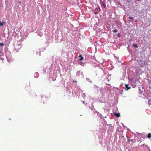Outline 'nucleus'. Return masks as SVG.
Wrapping results in <instances>:
<instances>
[{"mask_svg":"<svg viewBox=\"0 0 151 151\" xmlns=\"http://www.w3.org/2000/svg\"><path fill=\"white\" fill-rule=\"evenodd\" d=\"M129 18L130 19H133V18L132 17H129Z\"/></svg>","mask_w":151,"mask_h":151,"instance_id":"obj_10","label":"nucleus"},{"mask_svg":"<svg viewBox=\"0 0 151 151\" xmlns=\"http://www.w3.org/2000/svg\"><path fill=\"white\" fill-rule=\"evenodd\" d=\"M118 36L119 37H120V34H118Z\"/></svg>","mask_w":151,"mask_h":151,"instance_id":"obj_12","label":"nucleus"},{"mask_svg":"<svg viewBox=\"0 0 151 151\" xmlns=\"http://www.w3.org/2000/svg\"><path fill=\"white\" fill-rule=\"evenodd\" d=\"M134 47H137V45H134Z\"/></svg>","mask_w":151,"mask_h":151,"instance_id":"obj_9","label":"nucleus"},{"mask_svg":"<svg viewBox=\"0 0 151 151\" xmlns=\"http://www.w3.org/2000/svg\"><path fill=\"white\" fill-rule=\"evenodd\" d=\"M147 137L148 138H150L151 137V134L149 133L147 135Z\"/></svg>","mask_w":151,"mask_h":151,"instance_id":"obj_4","label":"nucleus"},{"mask_svg":"<svg viewBox=\"0 0 151 151\" xmlns=\"http://www.w3.org/2000/svg\"><path fill=\"white\" fill-rule=\"evenodd\" d=\"M78 57H79V60L80 61L82 60L83 59V58L82 57L81 55V54H80Z\"/></svg>","mask_w":151,"mask_h":151,"instance_id":"obj_2","label":"nucleus"},{"mask_svg":"<svg viewBox=\"0 0 151 151\" xmlns=\"http://www.w3.org/2000/svg\"><path fill=\"white\" fill-rule=\"evenodd\" d=\"M4 24V22H1V21H0V26H3Z\"/></svg>","mask_w":151,"mask_h":151,"instance_id":"obj_5","label":"nucleus"},{"mask_svg":"<svg viewBox=\"0 0 151 151\" xmlns=\"http://www.w3.org/2000/svg\"><path fill=\"white\" fill-rule=\"evenodd\" d=\"M103 6H104V8L106 7V5H105V4H103Z\"/></svg>","mask_w":151,"mask_h":151,"instance_id":"obj_11","label":"nucleus"},{"mask_svg":"<svg viewBox=\"0 0 151 151\" xmlns=\"http://www.w3.org/2000/svg\"><path fill=\"white\" fill-rule=\"evenodd\" d=\"M114 114L116 117H119L120 116V114L119 113L115 112Z\"/></svg>","mask_w":151,"mask_h":151,"instance_id":"obj_1","label":"nucleus"},{"mask_svg":"<svg viewBox=\"0 0 151 151\" xmlns=\"http://www.w3.org/2000/svg\"><path fill=\"white\" fill-rule=\"evenodd\" d=\"M128 141L129 142H132V139H128Z\"/></svg>","mask_w":151,"mask_h":151,"instance_id":"obj_7","label":"nucleus"},{"mask_svg":"<svg viewBox=\"0 0 151 151\" xmlns=\"http://www.w3.org/2000/svg\"><path fill=\"white\" fill-rule=\"evenodd\" d=\"M4 45V44L3 43H1L0 44V46H3V45Z\"/></svg>","mask_w":151,"mask_h":151,"instance_id":"obj_8","label":"nucleus"},{"mask_svg":"<svg viewBox=\"0 0 151 151\" xmlns=\"http://www.w3.org/2000/svg\"><path fill=\"white\" fill-rule=\"evenodd\" d=\"M84 102H85V101H83V104H84Z\"/></svg>","mask_w":151,"mask_h":151,"instance_id":"obj_13","label":"nucleus"},{"mask_svg":"<svg viewBox=\"0 0 151 151\" xmlns=\"http://www.w3.org/2000/svg\"><path fill=\"white\" fill-rule=\"evenodd\" d=\"M118 31V30L117 29L114 30L113 31V32L114 33H116Z\"/></svg>","mask_w":151,"mask_h":151,"instance_id":"obj_6","label":"nucleus"},{"mask_svg":"<svg viewBox=\"0 0 151 151\" xmlns=\"http://www.w3.org/2000/svg\"><path fill=\"white\" fill-rule=\"evenodd\" d=\"M126 88H127V90H128L131 87L130 86H129L128 84H126L125 85Z\"/></svg>","mask_w":151,"mask_h":151,"instance_id":"obj_3","label":"nucleus"}]
</instances>
